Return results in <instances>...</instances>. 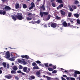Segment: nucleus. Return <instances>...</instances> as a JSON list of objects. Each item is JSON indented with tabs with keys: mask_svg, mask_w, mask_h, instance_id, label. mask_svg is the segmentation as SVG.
<instances>
[{
	"mask_svg": "<svg viewBox=\"0 0 80 80\" xmlns=\"http://www.w3.org/2000/svg\"><path fill=\"white\" fill-rule=\"evenodd\" d=\"M12 19L14 20V21H16L17 20V19L19 20H22V19H24V18H23L22 15V14L17 13V14L16 16H13L12 17Z\"/></svg>",
	"mask_w": 80,
	"mask_h": 80,
	"instance_id": "obj_1",
	"label": "nucleus"
},
{
	"mask_svg": "<svg viewBox=\"0 0 80 80\" xmlns=\"http://www.w3.org/2000/svg\"><path fill=\"white\" fill-rule=\"evenodd\" d=\"M11 8L9 6H6L4 8H3V10H5V11L0 10V14L5 15L6 14V11H7V10H11Z\"/></svg>",
	"mask_w": 80,
	"mask_h": 80,
	"instance_id": "obj_2",
	"label": "nucleus"
},
{
	"mask_svg": "<svg viewBox=\"0 0 80 80\" xmlns=\"http://www.w3.org/2000/svg\"><path fill=\"white\" fill-rule=\"evenodd\" d=\"M6 56L7 58H9L10 57V54L9 51H7L6 53Z\"/></svg>",
	"mask_w": 80,
	"mask_h": 80,
	"instance_id": "obj_3",
	"label": "nucleus"
},
{
	"mask_svg": "<svg viewBox=\"0 0 80 80\" xmlns=\"http://www.w3.org/2000/svg\"><path fill=\"white\" fill-rule=\"evenodd\" d=\"M35 4L33 2H31V6L29 8V10H32V8H33L34 7H35Z\"/></svg>",
	"mask_w": 80,
	"mask_h": 80,
	"instance_id": "obj_4",
	"label": "nucleus"
},
{
	"mask_svg": "<svg viewBox=\"0 0 80 80\" xmlns=\"http://www.w3.org/2000/svg\"><path fill=\"white\" fill-rule=\"evenodd\" d=\"M51 26L52 28H56L57 26V24L56 23H52Z\"/></svg>",
	"mask_w": 80,
	"mask_h": 80,
	"instance_id": "obj_5",
	"label": "nucleus"
},
{
	"mask_svg": "<svg viewBox=\"0 0 80 80\" xmlns=\"http://www.w3.org/2000/svg\"><path fill=\"white\" fill-rule=\"evenodd\" d=\"M5 78L8 79H10L12 77V75L11 74H9L8 75H6L5 76Z\"/></svg>",
	"mask_w": 80,
	"mask_h": 80,
	"instance_id": "obj_6",
	"label": "nucleus"
},
{
	"mask_svg": "<svg viewBox=\"0 0 80 80\" xmlns=\"http://www.w3.org/2000/svg\"><path fill=\"white\" fill-rule=\"evenodd\" d=\"M40 8H41V9H42L43 11H45V5L44 4H42V6L40 7Z\"/></svg>",
	"mask_w": 80,
	"mask_h": 80,
	"instance_id": "obj_7",
	"label": "nucleus"
},
{
	"mask_svg": "<svg viewBox=\"0 0 80 80\" xmlns=\"http://www.w3.org/2000/svg\"><path fill=\"white\" fill-rule=\"evenodd\" d=\"M36 75L37 77H42V76H40V72L39 71L37 72Z\"/></svg>",
	"mask_w": 80,
	"mask_h": 80,
	"instance_id": "obj_8",
	"label": "nucleus"
},
{
	"mask_svg": "<svg viewBox=\"0 0 80 80\" xmlns=\"http://www.w3.org/2000/svg\"><path fill=\"white\" fill-rule=\"evenodd\" d=\"M62 25H63V27H67V22H66L65 21H64L62 23Z\"/></svg>",
	"mask_w": 80,
	"mask_h": 80,
	"instance_id": "obj_9",
	"label": "nucleus"
},
{
	"mask_svg": "<svg viewBox=\"0 0 80 80\" xmlns=\"http://www.w3.org/2000/svg\"><path fill=\"white\" fill-rule=\"evenodd\" d=\"M12 69L16 71L17 70H18V68L17 67V66H14L13 67Z\"/></svg>",
	"mask_w": 80,
	"mask_h": 80,
	"instance_id": "obj_10",
	"label": "nucleus"
},
{
	"mask_svg": "<svg viewBox=\"0 0 80 80\" xmlns=\"http://www.w3.org/2000/svg\"><path fill=\"white\" fill-rule=\"evenodd\" d=\"M61 14L63 16H64L65 15V12L63 11L62 10H61Z\"/></svg>",
	"mask_w": 80,
	"mask_h": 80,
	"instance_id": "obj_11",
	"label": "nucleus"
},
{
	"mask_svg": "<svg viewBox=\"0 0 80 80\" xmlns=\"http://www.w3.org/2000/svg\"><path fill=\"white\" fill-rule=\"evenodd\" d=\"M20 7V5L19 4H17L16 5H15V8L16 9H18V8H19Z\"/></svg>",
	"mask_w": 80,
	"mask_h": 80,
	"instance_id": "obj_12",
	"label": "nucleus"
},
{
	"mask_svg": "<svg viewBox=\"0 0 80 80\" xmlns=\"http://www.w3.org/2000/svg\"><path fill=\"white\" fill-rule=\"evenodd\" d=\"M51 5L53 7H56V3L55 2H52L51 3Z\"/></svg>",
	"mask_w": 80,
	"mask_h": 80,
	"instance_id": "obj_13",
	"label": "nucleus"
},
{
	"mask_svg": "<svg viewBox=\"0 0 80 80\" xmlns=\"http://www.w3.org/2000/svg\"><path fill=\"white\" fill-rule=\"evenodd\" d=\"M58 7H59V8L60 9H62V8L63 7V4H61L59 5L58 6Z\"/></svg>",
	"mask_w": 80,
	"mask_h": 80,
	"instance_id": "obj_14",
	"label": "nucleus"
},
{
	"mask_svg": "<svg viewBox=\"0 0 80 80\" xmlns=\"http://www.w3.org/2000/svg\"><path fill=\"white\" fill-rule=\"evenodd\" d=\"M23 70L24 72H26L27 70V67H24L23 68Z\"/></svg>",
	"mask_w": 80,
	"mask_h": 80,
	"instance_id": "obj_15",
	"label": "nucleus"
},
{
	"mask_svg": "<svg viewBox=\"0 0 80 80\" xmlns=\"http://www.w3.org/2000/svg\"><path fill=\"white\" fill-rule=\"evenodd\" d=\"M30 18H31L32 17V13L29 12L27 15Z\"/></svg>",
	"mask_w": 80,
	"mask_h": 80,
	"instance_id": "obj_16",
	"label": "nucleus"
},
{
	"mask_svg": "<svg viewBox=\"0 0 80 80\" xmlns=\"http://www.w3.org/2000/svg\"><path fill=\"white\" fill-rule=\"evenodd\" d=\"M2 65H3L4 68H6V67H7V63H6V62H3L2 63Z\"/></svg>",
	"mask_w": 80,
	"mask_h": 80,
	"instance_id": "obj_17",
	"label": "nucleus"
},
{
	"mask_svg": "<svg viewBox=\"0 0 80 80\" xmlns=\"http://www.w3.org/2000/svg\"><path fill=\"white\" fill-rule=\"evenodd\" d=\"M74 17H76V18H78V17H79V16H80V15L78 14H74Z\"/></svg>",
	"mask_w": 80,
	"mask_h": 80,
	"instance_id": "obj_18",
	"label": "nucleus"
},
{
	"mask_svg": "<svg viewBox=\"0 0 80 80\" xmlns=\"http://www.w3.org/2000/svg\"><path fill=\"white\" fill-rule=\"evenodd\" d=\"M57 2L59 3H62L63 1H62V0H57Z\"/></svg>",
	"mask_w": 80,
	"mask_h": 80,
	"instance_id": "obj_19",
	"label": "nucleus"
},
{
	"mask_svg": "<svg viewBox=\"0 0 80 80\" xmlns=\"http://www.w3.org/2000/svg\"><path fill=\"white\" fill-rule=\"evenodd\" d=\"M11 73H12V74H15L16 73V71H15V70H12L11 72Z\"/></svg>",
	"mask_w": 80,
	"mask_h": 80,
	"instance_id": "obj_20",
	"label": "nucleus"
},
{
	"mask_svg": "<svg viewBox=\"0 0 80 80\" xmlns=\"http://www.w3.org/2000/svg\"><path fill=\"white\" fill-rule=\"evenodd\" d=\"M22 7L23 8H27V6L25 4H24L22 5Z\"/></svg>",
	"mask_w": 80,
	"mask_h": 80,
	"instance_id": "obj_21",
	"label": "nucleus"
},
{
	"mask_svg": "<svg viewBox=\"0 0 80 80\" xmlns=\"http://www.w3.org/2000/svg\"><path fill=\"white\" fill-rule=\"evenodd\" d=\"M75 73H76L77 74H78V75H79L80 74V72L79 71H76L74 72Z\"/></svg>",
	"mask_w": 80,
	"mask_h": 80,
	"instance_id": "obj_22",
	"label": "nucleus"
},
{
	"mask_svg": "<svg viewBox=\"0 0 80 80\" xmlns=\"http://www.w3.org/2000/svg\"><path fill=\"white\" fill-rule=\"evenodd\" d=\"M9 60L11 61V62H13L15 60V59L13 58H11L9 59Z\"/></svg>",
	"mask_w": 80,
	"mask_h": 80,
	"instance_id": "obj_23",
	"label": "nucleus"
},
{
	"mask_svg": "<svg viewBox=\"0 0 80 80\" xmlns=\"http://www.w3.org/2000/svg\"><path fill=\"white\" fill-rule=\"evenodd\" d=\"M40 15L41 17H43V13L42 12H40Z\"/></svg>",
	"mask_w": 80,
	"mask_h": 80,
	"instance_id": "obj_24",
	"label": "nucleus"
},
{
	"mask_svg": "<svg viewBox=\"0 0 80 80\" xmlns=\"http://www.w3.org/2000/svg\"><path fill=\"white\" fill-rule=\"evenodd\" d=\"M48 70H49V71H50V72H51L52 71H53V69L50 68H48Z\"/></svg>",
	"mask_w": 80,
	"mask_h": 80,
	"instance_id": "obj_25",
	"label": "nucleus"
},
{
	"mask_svg": "<svg viewBox=\"0 0 80 80\" xmlns=\"http://www.w3.org/2000/svg\"><path fill=\"white\" fill-rule=\"evenodd\" d=\"M74 3L76 5H78V3H79V2H78V1L76 0L75 1Z\"/></svg>",
	"mask_w": 80,
	"mask_h": 80,
	"instance_id": "obj_26",
	"label": "nucleus"
},
{
	"mask_svg": "<svg viewBox=\"0 0 80 80\" xmlns=\"http://www.w3.org/2000/svg\"><path fill=\"white\" fill-rule=\"evenodd\" d=\"M43 15H44L47 16V15H48V13L46 12H43Z\"/></svg>",
	"mask_w": 80,
	"mask_h": 80,
	"instance_id": "obj_27",
	"label": "nucleus"
},
{
	"mask_svg": "<svg viewBox=\"0 0 80 80\" xmlns=\"http://www.w3.org/2000/svg\"><path fill=\"white\" fill-rule=\"evenodd\" d=\"M26 19L28 21H30V20H31L32 19V18H30L28 17H27Z\"/></svg>",
	"mask_w": 80,
	"mask_h": 80,
	"instance_id": "obj_28",
	"label": "nucleus"
},
{
	"mask_svg": "<svg viewBox=\"0 0 80 80\" xmlns=\"http://www.w3.org/2000/svg\"><path fill=\"white\" fill-rule=\"evenodd\" d=\"M33 69H35L36 70H37L38 69H39V68L38 66L37 67L34 66L33 67Z\"/></svg>",
	"mask_w": 80,
	"mask_h": 80,
	"instance_id": "obj_29",
	"label": "nucleus"
},
{
	"mask_svg": "<svg viewBox=\"0 0 80 80\" xmlns=\"http://www.w3.org/2000/svg\"><path fill=\"white\" fill-rule=\"evenodd\" d=\"M32 66H37V63L35 62H33L32 64Z\"/></svg>",
	"mask_w": 80,
	"mask_h": 80,
	"instance_id": "obj_30",
	"label": "nucleus"
},
{
	"mask_svg": "<svg viewBox=\"0 0 80 80\" xmlns=\"http://www.w3.org/2000/svg\"><path fill=\"white\" fill-rule=\"evenodd\" d=\"M60 18V17H58V16H56L55 19L57 20H58Z\"/></svg>",
	"mask_w": 80,
	"mask_h": 80,
	"instance_id": "obj_31",
	"label": "nucleus"
},
{
	"mask_svg": "<svg viewBox=\"0 0 80 80\" xmlns=\"http://www.w3.org/2000/svg\"><path fill=\"white\" fill-rule=\"evenodd\" d=\"M72 13L71 12H69L68 13V17H71V16H72Z\"/></svg>",
	"mask_w": 80,
	"mask_h": 80,
	"instance_id": "obj_32",
	"label": "nucleus"
},
{
	"mask_svg": "<svg viewBox=\"0 0 80 80\" xmlns=\"http://www.w3.org/2000/svg\"><path fill=\"white\" fill-rule=\"evenodd\" d=\"M77 23H78V24H80V20L79 19H77Z\"/></svg>",
	"mask_w": 80,
	"mask_h": 80,
	"instance_id": "obj_33",
	"label": "nucleus"
},
{
	"mask_svg": "<svg viewBox=\"0 0 80 80\" xmlns=\"http://www.w3.org/2000/svg\"><path fill=\"white\" fill-rule=\"evenodd\" d=\"M36 62L38 64H40L41 63V62H40V61L38 60L36 61Z\"/></svg>",
	"mask_w": 80,
	"mask_h": 80,
	"instance_id": "obj_34",
	"label": "nucleus"
},
{
	"mask_svg": "<svg viewBox=\"0 0 80 80\" xmlns=\"http://www.w3.org/2000/svg\"><path fill=\"white\" fill-rule=\"evenodd\" d=\"M45 66L46 67H48V63H46L44 64Z\"/></svg>",
	"mask_w": 80,
	"mask_h": 80,
	"instance_id": "obj_35",
	"label": "nucleus"
},
{
	"mask_svg": "<svg viewBox=\"0 0 80 80\" xmlns=\"http://www.w3.org/2000/svg\"><path fill=\"white\" fill-rule=\"evenodd\" d=\"M30 68H28V69L26 71V73H29L30 72Z\"/></svg>",
	"mask_w": 80,
	"mask_h": 80,
	"instance_id": "obj_36",
	"label": "nucleus"
},
{
	"mask_svg": "<svg viewBox=\"0 0 80 80\" xmlns=\"http://www.w3.org/2000/svg\"><path fill=\"white\" fill-rule=\"evenodd\" d=\"M25 58L28 59V58H29V56L27 55H26Z\"/></svg>",
	"mask_w": 80,
	"mask_h": 80,
	"instance_id": "obj_37",
	"label": "nucleus"
},
{
	"mask_svg": "<svg viewBox=\"0 0 80 80\" xmlns=\"http://www.w3.org/2000/svg\"><path fill=\"white\" fill-rule=\"evenodd\" d=\"M25 57H26V55L21 56V57H22V58H25Z\"/></svg>",
	"mask_w": 80,
	"mask_h": 80,
	"instance_id": "obj_38",
	"label": "nucleus"
},
{
	"mask_svg": "<svg viewBox=\"0 0 80 80\" xmlns=\"http://www.w3.org/2000/svg\"><path fill=\"white\" fill-rule=\"evenodd\" d=\"M73 75L74 77H77V73H75L73 74Z\"/></svg>",
	"mask_w": 80,
	"mask_h": 80,
	"instance_id": "obj_39",
	"label": "nucleus"
},
{
	"mask_svg": "<svg viewBox=\"0 0 80 80\" xmlns=\"http://www.w3.org/2000/svg\"><path fill=\"white\" fill-rule=\"evenodd\" d=\"M69 10L71 12H73V9L71 8H69Z\"/></svg>",
	"mask_w": 80,
	"mask_h": 80,
	"instance_id": "obj_40",
	"label": "nucleus"
},
{
	"mask_svg": "<svg viewBox=\"0 0 80 80\" xmlns=\"http://www.w3.org/2000/svg\"><path fill=\"white\" fill-rule=\"evenodd\" d=\"M47 78L48 79V80H51V78H50V77H48V76H47Z\"/></svg>",
	"mask_w": 80,
	"mask_h": 80,
	"instance_id": "obj_41",
	"label": "nucleus"
},
{
	"mask_svg": "<svg viewBox=\"0 0 80 80\" xmlns=\"http://www.w3.org/2000/svg\"><path fill=\"white\" fill-rule=\"evenodd\" d=\"M22 63L24 64H26L27 63V62H25V61H24V60H23L22 61Z\"/></svg>",
	"mask_w": 80,
	"mask_h": 80,
	"instance_id": "obj_42",
	"label": "nucleus"
},
{
	"mask_svg": "<svg viewBox=\"0 0 80 80\" xmlns=\"http://www.w3.org/2000/svg\"><path fill=\"white\" fill-rule=\"evenodd\" d=\"M70 22H71V23L73 24L74 22H73V20H72L71 19L70 20Z\"/></svg>",
	"mask_w": 80,
	"mask_h": 80,
	"instance_id": "obj_43",
	"label": "nucleus"
},
{
	"mask_svg": "<svg viewBox=\"0 0 80 80\" xmlns=\"http://www.w3.org/2000/svg\"><path fill=\"white\" fill-rule=\"evenodd\" d=\"M70 26H71V25L70 24V23H68L67 27H70Z\"/></svg>",
	"mask_w": 80,
	"mask_h": 80,
	"instance_id": "obj_44",
	"label": "nucleus"
},
{
	"mask_svg": "<svg viewBox=\"0 0 80 80\" xmlns=\"http://www.w3.org/2000/svg\"><path fill=\"white\" fill-rule=\"evenodd\" d=\"M36 23H38V24L40 23V20H38L37 21Z\"/></svg>",
	"mask_w": 80,
	"mask_h": 80,
	"instance_id": "obj_45",
	"label": "nucleus"
},
{
	"mask_svg": "<svg viewBox=\"0 0 80 80\" xmlns=\"http://www.w3.org/2000/svg\"><path fill=\"white\" fill-rule=\"evenodd\" d=\"M17 73H21L22 71L20 70H19L17 72Z\"/></svg>",
	"mask_w": 80,
	"mask_h": 80,
	"instance_id": "obj_46",
	"label": "nucleus"
},
{
	"mask_svg": "<svg viewBox=\"0 0 80 80\" xmlns=\"http://www.w3.org/2000/svg\"><path fill=\"white\" fill-rule=\"evenodd\" d=\"M70 80H75V79L73 78H70Z\"/></svg>",
	"mask_w": 80,
	"mask_h": 80,
	"instance_id": "obj_47",
	"label": "nucleus"
},
{
	"mask_svg": "<svg viewBox=\"0 0 80 80\" xmlns=\"http://www.w3.org/2000/svg\"><path fill=\"white\" fill-rule=\"evenodd\" d=\"M19 68L20 69H22L23 68V67H22V65H20L19 66Z\"/></svg>",
	"mask_w": 80,
	"mask_h": 80,
	"instance_id": "obj_48",
	"label": "nucleus"
},
{
	"mask_svg": "<svg viewBox=\"0 0 80 80\" xmlns=\"http://www.w3.org/2000/svg\"><path fill=\"white\" fill-rule=\"evenodd\" d=\"M52 73H57V71L55 70H54L52 72Z\"/></svg>",
	"mask_w": 80,
	"mask_h": 80,
	"instance_id": "obj_49",
	"label": "nucleus"
},
{
	"mask_svg": "<svg viewBox=\"0 0 80 80\" xmlns=\"http://www.w3.org/2000/svg\"><path fill=\"white\" fill-rule=\"evenodd\" d=\"M50 18V16L48 15V18H47V20H49Z\"/></svg>",
	"mask_w": 80,
	"mask_h": 80,
	"instance_id": "obj_50",
	"label": "nucleus"
},
{
	"mask_svg": "<svg viewBox=\"0 0 80 80\" xmlns=\"http://www.w3.org/2000/svg\"><path fill=\"white\" fill-rule=\"evenodd\" d=\"M15 79H16V80H19V78L17 76L15 77Z\"/></svg>",
	"mask_w": 80,
	"mask_h": 80,
	"instance_id": "obj_51",
	"label": "nucleus"
},
{
	"mask_svg": "<svg viewBox=\"0 0 80 80\" xmlns=\"http://www.w3.org/2000/svg\"><path fill=\"white\" fill-rule=\"evenodd\" d=\"M7 68H10V65H9V64H7Z\"/></svg>",
	"mask_w": 80,
	"mask_h": 80,
	"instance_id": "obj_52",
	"label": "nucleus"
},
{
	"mask_svg": "<svg viewBox=\"0 0 80 80\" xmlns=\"http://www.w3.org/2000/svg\"><path fill=\"white\" fill-rule=\"evenodd\" d=\"M52 67L54 69H56V66H52Z\"/></svg>",
	"mask_w": 80,
	"mask_h": 80,
	"instance_id": "obj_53",
	"label": "nucleus"
},
{
	"mask_svg": "<svg viewBox=\"0 0 80 80\" xmlns=\"http://www.w3.org/2000/svg\"><path fill=\"white\" fill-rule=\"evenodd\" d=\"M39 66H42V67H43L44 65H43V64H39Z\"/></svg>",
	"mask_w": 80,
	"mask_h": 80,
	"instance_id": "obj_54",
	"label": "nucleus"
},
{
	"mask_svg": "<svg viewBox=\"0 0 80 80\" xmlns=\"http://www.w3.org/2000/svg\"><path fill=\"white\" fill-rule=\"evenodd\" d=\"M22 60H21L20 59H19L18 60V63H21V62H22Z\"/></svg>",
	"mask_w": 80,
	"mask_h": 80,
	"instance_id": "obj_55",
	"label": "nucleus"
},
{
	"mask_svg": "<svg viewBox=\"0 0 80 80\" xmlns=\"http://www.w3.org/2000/svg\"><path fill=\"white\" fill-rule=\"evenodd\" d=\"M66 79L68 80H70V77L66 78Z\"/></svg>",
	"mask_w": 80,
	"mask_h": 80,
	"instance_id": "obj_56",
	"label": "nucleus"
},
{
	"mask_svg": "<svg viewBox=\"0 0 80 80\" xmlns=\"http://www.w3.org/2000/svg\"><path fill=\"white\" fill-rule=\"evenodd\" d=\"M1 1H2V2H3V3H4V2H6V0H1Z\"/></svg>",
	"mask_w": 80,
	"mask_h": 80,
	"instance_id": "obj_57",
	"label": "nucleus"
},
{
	"mask_svg": "<svg viewBox=\"0 0 80 80\" xmlns=\"http://www.w3.org/2000/svg\"><path fill=\"white\" fill-rule=\"evenodd\" d=\"M62 76L63 77H65V78L67 77V75H63Z\"/></svg>",
	"mask_w": 80,
	"mask_h": 80,
	"instance_id": "obj_58",
	"label": "nucleus"
},
{
	"mask_svg": "<svg viewBox=\"0 0 80 80\" xmlns=\"http://www.w3.org/2000/svg\"><path fill=\"white\" fill-rule=\"evenodd\" d=\"M61 78H62V80H66V79H65V78H64L63 77H61Z\"/></svg>",
	"mask_w": 80,
	"mask_h": 80,
	"instance_id": "obj_59",
	"label": "nucleus"
},
{
	"mask_svg": "<svg viewBox=\"0 0 80 80\" xmlns=\"http://www.w3.org/2000/svg\"><path fill=\"white\" fill-rule=\"evenodd\" d=\"M31 78H32V79H35V77H34V76H32L31 77Z\"/></svg>",
	"mask_w": 80,
	"mask_h": 80,
	"instance_id": "obj_60",
	"label": "nucleus"
},
{
	"mask_svg": "<svg viewBox=\"0 0 80 80\" xmlns=\"http://www.w3.org/2000/svg\"><path fill=\"white\" fill-rule=\"evenodd\" d=\"M0 70H3V68L2 67H1L0 68Z\"/></svg>",
	"mask_w": 80,
	"mask_h": 80,
	"instance_id": "obj_61",
	"label": "nucleus"
},
{
	"mask_svg": "<svg viewBox=\"0 0 80 80\" xmlns=\"http://www.w3.org/2000/svg\"><path fill=\"white\" fill-rule=\"evenodd\" d=\"M47 74L48 75H51V73H50V72H48L47 73Z\"/></svg>",
	"mask_w": 80,
	"mask_h": 80,
	"instance_id": "obj_62",
	"label": "nucleus"
},
{
	"mask_svg": "<svg viewBox=\"0 0 80 80\" xmlns=\"http://www.w3.org/2000/svg\"><path fill=\"white\" fill-rule=\"evenodd\" d=\"M73 8H74V9H76V6H73Z\"/></svg>",
	"mask_w": 80,
	"mask_h": 80,
	"instance_id": "obj_63",
	"label": "nucleus"
},
{
	"mask_svg": "<svg viewBox=\"0 0 80 80\" xmlns=\"http://www.w3.org/2000/svg\"><path fill=\"white\" fill-rule=\"evenodd\" d=\"M21 73H22V75H25V74L24 73L22 72H21Z\"/></svg>",
	"mask_w": 80,
	"mask_h": 80,
	"instance_id": "obj_64",
	"label": "nucleus"
}]
</instances>
